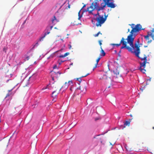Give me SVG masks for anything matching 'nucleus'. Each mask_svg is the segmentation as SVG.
<instances>
[{
  "instance_id": "1a4fd4ad",
  "label": "nucleus",
  "mask_w": 154,
  "mask_h": 154,
  "mask_svg": "<svg viewBox=\"0 0 154 154\" xmlns=\"http://www.w3.org/2000/svg\"><path fill=\"white\" fill-rule=\"evenodd\" d=\"M49 27L48 26H47V28H46V30H47V32H46L45 33V34L44 35L41 37L40 39V41H42V40H43V39L45 37V36L47 35H48V34L49 33H50V32L49 31L48 32V29L49 28Z\"/></svg>"
},
{
  "instance_id": "0eeeda50",
  "label": "nucleus",
  "mask_w": 154,
  "mask_h": 154,
  "mask_svg": "<svg viewBox=\"0 0 154 154\" xmlns=\"http://www.w3.org/2000/svg\"><path fill=\"white\" fill-rule=\"evenodd\" d=\"M131 120V119H129V121H125V122L124 123V125H121V128L122 129H123L125 127V126H129Z\"/></svg>"
},
{
  "instance_id": "f3484780",
  "label": "nucleus",
  "mask_w": 154,
  "mask_h": 154,
  "mask_svg": "<svg viewBox=\"0 0 154 154\" xmlns=\"http://www.w3.org/2000/svg\"><path fill=\"white\" fill-rule=\"evenodd\" d=\"M72 81H68V83H67L66 82H65V85H66L67 84V85L68 86L69 85H70L71 84H72Z\"/></svg>"
},
{
  "instance_id": "f8f14e48",
  "label": "nucleus",
  "mask_w": 154,
  "mask_h": 154,
  "mask_svg": "<svg viewBox=\"0 0 154 154\" xmlns=\"http://www.w3.org/2000/svg\"><path fill=\"white\" fill-rule=\"evenodd\" d=\"M86 86H82L80 87V89L81 91L83 92V93H85L86 91Z\"/></svg>"
},
{
  "instance_id": "9b49d317",
  "label": "nucleus",
  "mask_w": 154,
  "mask_h": 154,
  "mask_svg": "<svg viewBox=\"0 0 154 154\" xmlns=\"http://www.w3.org/2000/svg\"><path fill=\"white\" fill-rule=\"evenodd\" d=\"M51 87H52L53 88H56L55 85L54 83L52 84L51 85H47L45 89L48 88L49 89H51Z\"/></svg>"
},
{
  "instance_id": "58836bf2",
  "label": "nucleus",
  "mask_w": 154,
  "mask_h": 154,
  "mask_svg": "<svg viewBox=\"0 0 154 154\" xmlns=\"http://www.w3.org/2000/svg\"><path fill=\"white\" fill-rule=\"evenodd\" d=\"M144 47L145 48L147 47V46H144Z\"/></svg>"
},
{
  "instance_id": "a878e982",
  "label": "nucleus",
  "mask_w": 154,
  "mask_h": 154,
  "mask_svg": "<svg viewBox=\"0 0 154 154\" xmlns=\"http://www.w3.org/2000/svg\"><path fill=\"white\" fill-rule=\"evenodd\" d=\"M30 56H27V57L26 58H25V60H29V57Z\"/></svg>"
},
{
  "instance_id": "ddd939ff",
  "label": "nucleus",
  "mask_w": 154,
  "mask_h": 154,
  "mask_svg": "<svg viewBox=\"0 0 154 154\" xmlns=\"http://www.w3.org/2000/svg\"><path fill=\"white\" fill-rule=\"evenodd\" d=\"M107 6L108 7H110L111 8H114L116 6L115 4L112 2H110L107 4Z\"/></svg>"
},
{
  "instance_id": "a19ab883",
  "label": "nucleus",
  "mask_w": 154,
  "mask_h": 154,
  "mask_svg": "<svg viewBox=\"0 0 154 154\" xmlns=\"http://www.w3.org/2000/svg\"><path fill=\"white\" fill-rule=\"evenodd\" d=\"M97 136H94V138H96V137H97Z\"/></svg>"
},
{
  "instance_id": "20e7f679",
  "label": "nucleus",
  "mask_w": 154,
  "mask_h": 154,
  "mask_svg": "<svg viewBox=\"0 0 154 154\" xmlns=\"http://www.w3.org/2000/svg\"><path fill=\"white\" fill-rule=\"evenodd\" d=\"M143 36L146 40L147 41L148 44L151 43L152 40L154 39V28L152 29L151 32H148L147 35Z\"/></svg>"
},
{
  "instance_id": "9d476101",
  "label": "nucleus",
  "mask_w": 154,
  "mask_h": 154,
  "mask_svg": "<svg viewBox=\"0 0 154 154\" xmlns=\"http://www.w3.org/2000/svg\"><path fill=\"white\" fill-rule=\"evenodd\" d=\"M63 7H65V9H69L70 8V5L68 3L67 4H66L65 3H64L63 5H62L60 7V8Z\"/></svg>"
},
{
  "instance_id": "aec40b11",
  "label": "nucleus",
  "mask_w": 154,
  "mask_h": 154,
  "mask_svg": "<svg viewBox=\"0 0 154 154\" xmlns=\"http://www.w3.org/2000/svg\"><path fill=\"white\" fill-rule=\"evenodd\" d=\"M11 91V90H9L8 91L9 93L7 94L6 96V97H9V96H10L11 94V93H10V91Z\"/></svg>"
},
{
  "instance_id": "a18cd8bd",
  "label": "nucleus",
  "mask_w": 154,
  "mask_h": 154,
  "mask_svg": "<svg viewBox=\"0 0 154 154\" xmlns=\"http://www.w3.org/2000/svg\"><path fill=\"white\" fill-rule=\"evenodd\" d=\"M54 28H55V29H57V28H56V27H55Z\"/></svg>"
},
{
  "instance_id": "2eb2a0df",
  "label": "nucleus",
  "mask_w": 154,
  "mask_h": 154,
  "mask_svg": "<svg viewBox=\"0 0 154 154\" xmlns=\"http://www.w3.org/2000/svg\"><path fill=\"white\" fill-rule=\"evenodd\" d=\"M100 48L101 49V51H100V55H101L102 56H105L106 54V53L104 52V51L102 49V47L101 46H100Z\"/></svg>"
},
{
  "instance_id": "f257e3e1",
  "label": "nucleus",
  "mask_w": 154,
  "mask_h": 154,
  "mask_svg": "<svg viewBox=\"0 0 154 154\" xmlns=\"http://www.w3.org/2000/svg\"><path fill=\"white\" fill-rule=\"evenodd\" d=\"M129 25L131 26L132 29L130 32V29H128V32H130V34L128 36L127 39H125L122 37L119 44H112L111 45L113 46L116 45L119 46L121 45V44L123 46L121 47V49L124 48L126 49L129 52L134 53L135 55L140 59L143 62L140 63V71L143 73H145L146 71L145 68L146 66V64L147 63V57L146 56L143 57H140L139 56L140 53V49L139 45V40L138 39L137 42L135 43L134 45V41L135 36L137 35L139 31L144 29H142V26L140 24H137L135 25L134 24H129Z\"/></svg>"
},
{
  "instance_id": "4c0bfd02",
  "label": "nucleus",
  "mask_w": 154,
  "mask_h": 154,
  "mask_svg": "<svg viewBox=\"0 0 154 154\" xmlns=\"http://www.w3.org/2000/svg\"><path fill=\"white\" fill-rule=\"evenodd\" d=\"M31 56H32V53H31L30 54Z\"/></svg>"
},
{
  "instance_id": "79ce46f5",
  "label": "nucleus",
  "mask_w": 154,
  "mask_h": 154,
  "mask_svg": "<svg viewBox=\"0 0 154 154\" xmlns=\"http://www.w3.org/2000/svg\"><path fill=\"white\" fill-rule=\"evenodd\" d=\"M85 5H84L83 6V8H84V7H85Z\"/></svg>"
},
{
  "instance_id": "a211bd4d",
  "label": "nucleus",
  "mask_w": 154,
  "mask_h": 154,
  "mask_svg": "<svg viewBox=\"0 0 154 154\" xmlns=\"http://www.w3.org/2000/svg\"><path fill=\"white\" fill-rule=\"evenodd\" d=\"M113 72L114 74H116V75H117L118 74H119V72L118 71H117V69H116L115 70H114L113 71Z\"/></svg>"
},
{
  "instance_id": "6e6552de",
  "label": "nucleus",
  "mask_w": 154,
  "mask_h": 154,
  "mask_svg": "<svg viewBox=\"0 0 154 154\" xmlns=\"http://www.w3.org/2000/svg\"><path fill=\"white\" fill-rule=\"evenodd\" d=\"M59 20H58L57 19L56 17L55 16H54L52 18L51 20L52 23L53 25H54L57 22H59Z\"/></svg>"
},
{
  "instance_id": "c03bdc74",
  "label": "nucleus",
  "mask_w": 154,
  "mask_h": 154,
  "mask_svg": "<svg viewBox=\"0 0 154 154\" xmlns=\"http://www.w3.org/2000/svg\"><path fill=\"white\" fill-rule=\"evenodd\" d=\"M130 116H131V117H132V115H130Z\"/></svg>"
},
{
  "instance_id": "f03ea898",
  "label": "nucleus",
  "mask_w": 154,
  "mask_h": 154,
  "mask_svg": "<svg viewBox=\"0 0 154 154\" xmlns=\"http://www.w3.org/2000/svg\"><path fill=\"white\" fill-rule=\"evenodd\" d=\"M107 5V4L104 2L101 4V6L99 7L97 2H93L92 3L91 5L88 8V11L89 14H92V11L95 9L98 10H103L104 8Z\"/></svg>"
},
{
  "instance_id": "72a5a7b5",
  "label": "nucleus",
  "mask_w": 154,
  "mask_h": 154,
  "mask_svg": "<svg viewBox=\"0 0 154 154\" xmlns=\"http://www.w3.org/2000/svg\"><path fill=\"white\" fill-rule=\"evenodd\" d=\"M101 56H102L101 55H100L99 56V57H98V59H99V60H100V59L101 58Z\"/></svg>"
},
{
  "instance_id": "39448f33",
  "label": "nucleus",
  "mask_w": 154,
  "mask_h": 154,
  "mask_svg": "<svg viewBox=\"0 0 154 154\" xmlns=\"http://www.w3.org/2000/svg\"><path fill=\"white\" fill-rule=\"evenodd\" d=\"M60 90V88H57V89L56 90L52 92V97L53 98V101H55V100H54L55 99H56L57 95L58 94L59 91Z\"/></svg>"
},
{
  "instance_id": "4be33fe9",
  "label": "nucleus",
  "mask_w": 154,
  "mask_h": 154,
  "mask_svg": "<svg viewBox=\"0 0 154 154\" xmlns=\"http://www.w3.org/2000/svg\"><path fill=\"white\" fill-rule=\"evenodd\" d=\"M78 16H79V17H78V19L79 20H80V18L82 17V15H80V11H79V13H78Z\"/></svg>"
},
{
  "instance_id": "7c9ffc66",
  "label": "nucleus",
  "mask_w": 154,
  "mask_h": 154,
  "mask_svg": "<svg viewBox=\"0 0 154 154\" xmlns=\"http://www.w3.org/2000/svg\"><path fill=\"white\" fill-rule=\"evenodd\" d=\"M99 44H100V46H101V45H102V44L101 42V41H99Z\"/></svg>"
},
{
  "instance_id": "37998d69",
  "label": "nucleus",
  "mask_w": 154,
  "mask_h": 154,
  "mask_svg": "<svg viewBox=\"0 0 154 154\" xmlns=\"http://www.w3.org/2000/svg\"><path fill=\"white\" fill-rule=\"evenodd\" d=\"M152 129H154V127H152Z\"/></svg>"
},
{
  "instance_id": "c9c22d12",
  "label": "nucleus",
  "mask_w": 154,
  "mask_h": 154,
  "mask_svg": "<svg viewBox=\"0 0 154 154\" xmlns=\"http://www.w3.org/2000/svg\"><path fill=\"white\" fill-rule=\"evenodd\" d=\"M55 73H56V72H55ZM57 73H59V74H61V73L60 72H57Z\"/></svg>"
},
{
  "instance_id": "c756f323",
  "label": "nucleus",
  "mask_w": 154,
  "mask_h": 154,
  "mask_svg": "<svg viewBox=\"0 0 154 154\" xmlns=\"http://www.w3.org/2000/svg\"><path fill=\"white\" fill-rule=\"evenodd\" d=\"M53 27V26H49V28L48 29H49L50 28V30H51L52 29Z\"/></svg>"
},
{
  "instance_id": "5701e85b",
  "label": "nucleus",
  "mask_w": 154,
  "mask_h": 154,
  "mask_svg": "<svg viewBox=\"0 0 154 154\" xmlns=\"http://www.w3.org/2000/svg\"><path fill=\"white\" fill-rule=\"evenodd\" d=\"M104 2H105L106 3L108 4V3H109V1L110 0H103Z\"/></svg>"
},
{
  "instance_id": "bb28decb",
  "label": "nucleus",
  "mask_w": 154,
  "mask_h": 154,
  "mask_svg": "<svg viewBox=\"0 0 154 154\" xmlns=\"http://www.w3.org/2000/svg\"><path fill=\"white\" fill-rule=\"evenodd\" d=\"M3 51H4L5 52H6V48L5 47H4V48H3Z\"/></svg>"
},
{
  "instance_id": "cd10ccee",
  "label": "nucleus",
  "mask_w": 154,
  "mask_h": 154,
  "mask_svg": "<svg viewBox=\"0 0 154 154\" xmlns=\"http://www.w3.org/2000/svg\"><path fill=\"white\" fill-rule=\"evenodd\" d=\"M68 48H69V49H71V47H72V46H71V45L69 44V45H68Z\"/></svg>"
},
{
  "instance_id": "4468645a",
  "label": "nucleus",
  "mask_w": 154,
  "mask_h": 154,
  "mask_svg": "<svg viewBox=\"0 0 154 154\" xmlns=\"http://www.w3.org/2000/svg\"><path fill=\"white\" fill-rule=\"evenodd\" d=\"M57 52V51L51 54L49 57H47V59H52L55 56V53Z\"/></svg>"
},
{
  "instance_id": "393cba45",
  "label": "nucleus",
  "mask_w": 154,
  "mask_h": 154,
  "mask_svg": "<svg viewBox=\"0 0 154 154\" xmlns=\"http://www.w3.org/2000/svg\"><path fill=\"white\" fill-rule=\"evenodd\" d=\"M89 73H88L86 75H83L82 76V78H83V77H85L86 76H87V75H89Z\"/></svg>"
},
{
  "instance_id": "6ab92c4d",
  "label": "nucleus",
  "mask_w": 154,
  "mask_h": 154,
  "mask_svg": "<svg viewBox=\"0 0 154 154\" xmlns=\"http://www.w3.org/2000/svg\"><path fill=\"white\" fill-rule=\"evenodd\" d=\"M99 34H100L101 35H102V33H100V32H99L97 34L94 35V36L95 37H97V36H98Z\"/></svg>"
},
{
  "instance_id": "7ed1b4c3",
  "label": "nucleus",
  "mask_w": 154,
  "mask_h": 154,
  "mask_svg": "<svg viewBox=\"0 0 154 154\" xmlns=\"http://www.w3.org/2000/svg\"><path fill=\"white\" fill-rule=\"evenodd\" d=\"M98 15V17L96 18V20L97 22L96 25L97 26H101L103 24L106 20L107 17H103V16L100 15L98 12L95 15V16Z\"/></svg>"
},
{
  "instance_id": "423d86ee",
  "label": "nucleus",
  "mask_w": 154,
  "mask_h": 154,
  "mask_svg": "<svg viewBox=\"0 0 154 154\" xmlns=\"http://www.w3.org/2000/svg\"><path fill=\"white\" fill-rule=\"evenodd\" d=\"M110 76L109 75V73L105 72L102 75H101L100 78L101 80L107 79L108 78H110Z\"/></svg>"
},
{
  "instance_id": "e433bc0d",
  "label": "nucleus",
  "mask_w": 154,
  "mask_h": 154,
  "mask_svg": "<svg viewBox=\"0 0 154 154\" xmlns=\"http://www.w3.org/2000/svg\"><path fill=\"white\" fill-rule=\"evenodd\" d=\"M52 80H54V77H52Z\"/></svg>"
},
{
  "instance_id": "473e14b6",
  "label": "nucleus",
  "mask_w": 154,
  "mask_h": 154,
  "mask_svg": "<svg viewBox=\"0 0 154 154\" xmlns=\"http://www.w3.org/2000/svg\"><path fill=\"white\" fill-rule=\"evenodd\" d=\"M101 56H102L101 55H100L99 56V57H98V59H99V60H100V59L101 58Z\"/></svg>"
},
{
  "instance_id": "412c9836",
  "label": "nucleus",
  "mask_w": 154,
  "mask_h": 154,
  "mask_svg": "<svg viewBox=\"0 0 154 154\" xmlns=\"http://www.w3.org/2000/svg\"><path fill=\"white\" fill-rule=\"evenodd\" d=\"M82 78V77H81L79 78H77L76 79V80H77L78 81H79V82H81L82 80V79H81V78Z\"/></svg>"
},
{
  "instance_id": "ea45409f",
  "label": "nucleus",
  "mask_w": 154,
  "mask_h": 154,
  "mask_svg": "<svg viewBox=\"0 0 154 154\" xmlns=\"http://www.w3.org/2000/svg\"><path fill=\"white\" fill-rule=\"evenodd\" d=\"M30 52H30V51H28V54L29 53H30Z\"/></svg>"
},
{
  "instance_id": "2f4dec72",
  "label": "nucleus",
  "mask_w": 154,
  "mask_h": 154,
  "mask_svg": "<svg viewBox=\"0 0 154 154\" xmlns=\"http://www.w3.org/2000/svg\"><path fill=\"white\" fill-rule=\"evenodd\" d=\"M57 68V65H54L53 67V68L54 69H55V68Z\"/></svg>"
},
{
  "instance_id": "dca6fc26",
  "label": "nucleus",
  "mask_w": 154,
  "mask_h": 154,
  "mask_svg": "<svg viewBox=\"0 0 154 154\" xmlns=\"http://www.w3.org/2000/svg\"><path fill=\"white\" fill-rule=\"evenodd\" d=\"M100 60H99V59H98V58H97V60H96V62H97V63H96L95 64V66L93 68V70H94V69H95L97 67V65H98V63L99 62Z\"/></svg>"
},
{
  "instance_id": "c85d7f7f",
  "label": "nucleus",
  "mask_w": 154,
  "mask_h": 154,
  "mask_svg": "<svg viewBox=\"0 0 154 154\" xmlns=\"http://www.w3.org/2000/svg\"><path fill=\"white\" fill-rule=\"evenodd\" d=\"M59 57H60V58L64 57H65V56H64V55H60L59 56Z\"/></svg>"
},
{
  "instance_id": "b1692460",
  "label": "nucleus",
  "mask_w": 154,
  "mask_h": 154,
  "mask_svg": "<svg viewBox=\"0 0 154 154\" xmlns=\"http://www.w3.org/2000/svg\"><path fill=\"white\" fill-rule=\"evenodd\" d=\"M69 54V53H68V52L64 54V56H65V57L66 56H67Z\"/></svg>"
},
{
  "instance_id": "f704fd0d",
  "label": "nucleus",
  "mask_w": 154,
  "mask_h": 154,
  "mask_svg": "<svg viewBox=\"0 0 154 154\" xmlns=\"http://www.w3.org/2000/svg\"><path fill=\"white\" fill-rule=\"evenodd\" d=\"M99 119H99V118H95V121H97V120H99Z\"/></svg>"
}]
</instances>
